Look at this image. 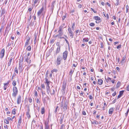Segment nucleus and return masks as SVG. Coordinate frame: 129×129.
Masks as SVG:
<instances>
[{"mask_svg": "<svg viewBox=\"0 0 129 129\" xmlns=\"http://www.w3.org/2000/svg\"><path fill=\"white\" fill-rule=\"evenodd\" d=\"M114 108H111L110 109L109 111V114H112Z\"/></svg>", "mask_w": 129, "mask_h": 129, "instance_id": "nucleus-16", "label": "nucleus"}, {"mask_svg": "<svg viewBox=\"0 0 129 129\" xmlns=\"http://www.w3.org/2000/svg\"><path fill=\"white\" fill-rule=\"evenodd\" d=\"M64 25V24H63L62 25L60 26L59 27V29L58 31V32H61L62 31V29L64 28L63 27Z\"/></svg>", "mask_w": 129, "mask_h": 129, "instance_id": "nucleus-15", "label": "nucleus"}, {"mask_svg": "<svg viewBox=\"0 0 129 129\" xmlns=\"http://www.w3.org/2000/svg\"><path fill=\"white\" fill-rule=\"evenodd\" d=\"M28 100L29 102L30 103H31L32 102V100L31 97H29L28 98Z\"/></svg>", "mask_w": 129, "mask_h": 129, "instance_id": "nucleus-48", "label": "nucleus"}, {"mask_svg": "<svg viewBox=\"0 0 129 129\" xmlns=\"http://www.w3.org/2000/svg\"><path fill=\"white\" fill-rule=\"evenodd\" d=\"M93 19L96 20H100L101 18L98 16H94L93 17Z\"/></svg>", "mask_w": 129, "mask_h": 129, "instance_id": "nucleus-17", "label": "nucleus"}, {"mask_svg": "<svg viewBox=\"0 0 129 129\" xmlns=\"http://www.w3.org/2000/svg\"><path fill=\"white\" fill-rule=\"evenodd\" d=\"M75 22H74L73 23L72 25V29L73 31H74V27H75Z\"/></svg>", "mask_w": 129, "mask_h": 129, "instance_id": "nucleus-32", "label": "nucleus"}, {"mask_svg": "<svg viewBox=\"0 0 129 129\" xmlns=\"http://www.w3.org/2000/svg\"><path fill=\"white\" fill-rule=\"evenodd\" d=\"M4 122L5 123L8 124L9 123V121L8 119H4Z\"/></svg>", "mask_w": 129, "mask_h": 129, "instance_id": "nucleus-35", "label": "nucleus"}, {"mask_svg": "<svg viewBox=\"0 0 129 129\" xmlns=\"http://www.w3.org/2000/svg\"><path fill=\"white\" fill-rule=\"evenodd\" d=\"M44 9V6H43L42 7L41 9H40L39 11L37 12V15L38 16H39L42 13V12L43 11Z\"/></svg>", "mask_w": 129, "mask_h": 129, "instance_id": "nucleus-10", "label": "nucleus"}, {"mask_svg": "<svg viewBox=\"0 0 129 129\" xmlns=\"http://www.w3.org/2000/svg\"><path fill=\"white\" fill-rule=\"evenodd\" d=\"M68 52L67 50L65 51L63 53V57L64 60H66L67 58Z\"/></svg>", "mask_w": 129, "mask_h": 129, "instance_id": "nucleus-6", "label": "nucleus"}, {"mask_svg": "<svg viewBox=\"0 0 129 129\" xmlns=\"http://www.w3.org/2000/svg\"><path fill=\"white\" fill-rule=\"evenodd\" d=\"M70 37L71 38H73L74 34L73 33H69L68 34Z\"/></svg>", "mask_w": 129, "mask_h": 129, "instance_id": "nucleus-37", "label": "nucleus"}, {"mask_svg": "<svg viewBox=\"0 0 129 129\" xmlns=\"http://www.w3.org/2000/svg\"><path fill=\"white\" fill-rule=\"evenodd\" d=\"M95 25V24L93 23H91L89 24V25L91 26H94Z\"/></svg>", "mask_w": 129, "mask_h": 129, "instance_id": "nucleus-50", "label": "nucleus"}, {"mask_svg": "<svg viewBox=\"0 0 129 129\" xmlns=\"http://www.w3.org/2000/svg\"><path fill=\"white\" fill-rule=\"evenodd\" d=\"M27 111L26 112V113H29L30 110L29 107H28V108L27 109Z\"/></svg>", "mask_w": 129, "mask_h": 129, "instance_id": "nucleus-55", "label": "nucleus"}, {"mask_svg": "<svg viewBox=\"0 0 129 129\" xmlns=\"http://www.w3.org/2000/svg\"><path fill=\"white\" fill-rule=\"evenodd\" d=\"M31 61L30 60H29V61H28V64L27 68H29L33 65H30V64L31 63Z\"/></svg>", "mask_w": 129, "mask_h": 129, "instance_id": "nucleus-31", "label": "nucleus"}, {"mask_svg": "<svg viewBox=\"0 0 129 129\" xmlns=\"http://www.w3.org/2000/svg\"><path fill=\"white\" fill-rule=\"evenodd\" d=\"M40 129H43V126L42 124H41L40 126Z\"/></svg>", "mask_w": 129, "mask_h": 129, "instance_id": "nucleus-64", "label": "nucleus"}, {"mask_svg": "<svg viewBox=\"0 0 129 129\" xmlns=\"http://www.w3.org/2000/svg\"><path fill=\"white\" fill-rule=\"evenodd\" d=\"M18 122H21V116H20L19 117L18 119Z\"/></svg>", "mask_w": 129, "mask_h": 129, "instance_id": "nucleus-46", "label": "nucleus"}, {"mask_svg": "<svg viewBox=\"0 0 129 129\" xmlns=\"http://www.w3.org/2000/svg\"><path fill=\"white\" fill-rule=\"evenodd\" d=\"M66 88V83H63V84L62 87V89L61 90L62 92H65Z\"/></svg>", "mask_w": 129, "mask_h": 129, "instance_id": "nucleus-13", "label": "nucleus"}, {"mask_svg": "<svg viewBox=\"0 0 129 129\" xmlns=\"http://www.w3.org/2000/svg\"><path fill=\"white\" fill-rule=\"evenodd\" d=\"M82 5L81 4H79L78 6V7L79 8H82Z\"/></svg>", "mask_w": 129, "mask_h": 129, "instance_id": "nucleus-60", "label": "nucleus"}, {"mask_svg": "<svg viewBox=\"0 0 129 129\" xmlns=\"http://www.w3.org/2000/svg\"><path fill=\"white\" fill-rule=\"evenodd\" d=\"M62 59V58L61 55H58L57 57L56 62L55 63V64L56 66L60 65L61 63Z\"/></svg>", "mask_w": 129, "mask_h": 129, "instance_id": "nucleus-2", "label": "nucleus"}, {"mask_svg": "<svg viewBox=\"0 0 129 129\" xmlns=\"http://www.w3.org/2000/svg\"><path fill=\"white\" fill-rule=\"evenodd\" d=\"M68 104V103L67 100L64 101V102L62 101L61 102L60 107L62 109V110L63 111V112L65 113L66 112Z\"/></svg>", "mask_w": 129, "mask_h": 129, "instance_id": "nucleus-1", "label": "nucleus"}, {"mask_svg": "<svg viewBox=\"0 0 129 129\" xmlns=\"http://www.w3.org/2000/svg\"><path fill=\"white\" fill-rule=\"evenodd\" d=\"M49 121H46L44 122L45 123V129H49Z\"/></svg>", "mask_w": 129, "mask_h": 129, "instance_id": "nucleus-5", "label": "nucleus"}, {"mask_svg": "<svg viewBox=\"0 0 129 129\" xmlns=\"http://www.w3.org/2000/svg\"><path fill=\"white\" fill-rule=\"evenodd\" d=\"M60 46H58L57 47V49L56 50V53L54 54V55H56L58 53H59L60 51Z\"/></svg>", "mask_w": 129, "mask_h": 129, "instance_id": "nucleus-14", "label": "nucleus"}, {"mask_svg": "<svg viewBox=\"0 0 129 129\" xmlns=\"http://www.w3.org/2000/svg\"><path fill=\"white\" fill-rule=\"evenodd\" d=\"M5 50L4 48L0 52V57L2 58L4 56L5 53Z\"/></svg>", "mask_w": 129, "mask_h": 129, "instance_id": "nucleus-8", "label": "nucleus"}, {"mask_svg": "<svg viewBox=\"0 0 129 129\" xmlns=\"http://www.w3.org/2000/svg\"><path fill=\"white\" fill-rule=\"evenodd\" d=\"M68 34H69V33H73V32L72 31L73 30H72V29H71L70 27H69L68 29Z\"/></svg>", "mask_w": 129, "mask_h": 129, "instance_id": "nucleus-25", "label": "nucleus"}, {"mask_svg": "<svg viewBox=\"0 0 129 129\" xmlns=\"http://www.w3.org/2000/svg\"><path fill=\"white\" fill-rule=\"evenodd\" d=\"M82 114L84 115H86V113L85 111H83L82 112Z\"/></svg>", "mask_w": 129, "mask_h": 129, "instance_id": "nucleus-62", "label": "nucleus"}, {"mask_svg": "<svg viewBox=\"0 0 129 129\" xmlns=\"http://www.w3.org/2000/svg\"><path fill=\"white\" fill-rule=\"evenodd\" d=\"M100 45L101 46H100V47L101 48H103L104 47V45L103 43L102 42L101 43Z\"/></svg>", "mask_w": 129, "mask_h": 129, "instance_id": "nucleus-56", "label": "nucleus"}, {"mask_svg": "<svg viewBox=\"0 0 129 129\" xmlns=\"http://www.w3.org/2000/svg\"><path fill=\"white\" fill-rule=\"evenodd\" d=\"M129 109H127V111L126 113H125V116L126 117H127V116L128 114V112H129Z\"/></svg>", "mask_w": 129, "mask_h": 129, "instance_id": "nucleus-47", "label": "nucleus"}, {"mask_svg": "<svg viewBox=\"0 0 129 129\" xmlns=\"http://www.w3.org/2000/svg\"><path fill=\"white\" fill-rule=\"evenodd\" d=\"M58 107H59L58 106H57L56 107V108L54 111V113L55 114H57V110H59V109H58Z\"/></svg>", "mask_w": 129, "mask_h": 129, "instance_id": "nucleus-26", "label": "nucleus"}, {"mask_svg": "<svg viewBox=\"0 0 129 129\" xmlns=\"http://www.w3.org/2000/svg\"><path fill=\"white\" fill-rule=\"evenodd\" d=\"M52 90V91L51 90H50V94L51 95H54L55 94L54 90L53 89Z\"/></svg>", "mask_w": 129, "mask_h": 129, "instance_id": "nucleus-24", "label": "nucleus"}, {"mask_svg": "<svg viewBox=\"0 0 129 129\" xmlns=\"http://www.w3.org/2000/svg\"><path fill=\"white\" fill-rule=\"evenodd\" d=\"M64 118V115L61 116L60 117V124H61L63 122V121Z\"/></svg>", "mask_w": 129, "mask_h": 129, "instance_id": "nucleus-20", "label": "nucleus"}, {"mask_svg": "<svg viewBox=\"0 0 129 129\" xmlns=\"http://www.w3.org/2000/svg\"><path fill=\"white\" fill-rule=\"evenodd\" d=\"M59 33V34L58 35H57L56 36H55L56 37H58V38L60 39L63 40H67L65 38H64L63 37H61V36L62 34V33L61 32H58Z\"/></svg>", "mask_w": 129, "mask_h": 129, "instance_id": "nucleus-4", "label": "nucleus"}, {"mask_svg": "<svg viewBox=\"0 0 129 129\" xmlns=\"http://www.w3.org/2000/svg\"><path fill=\"white\" fill-rule=\"evenodd\" d=\"M26 116L28 119H29L31 117V116L29 114V113H26Z\"/></svg>", "mask_w": 129, "mask_h": 129, "instance_id": "nucleus-29", "label": "nucleus"}, {"mask_svg": "<svg viewBox=\"0 0 129 129\" xmlns=\"http://www.w3.org/2000/svg\"><path fill=\"white\" fill-rule=\"evenodd\" d=\"M36 102L37 103H40L39 99L38 98H37V99Z\"/></svg>", "mask_w": 129, "mask_h": 129, "instance_id": "nucleus-59", "label": "nucleus"}, {"mask_svg": "<svg viewBox=\"0 0 129 129\" xmlns=\"http://www.w3.org/2000/svg\"><path fill=\"white\" fill-rule=\"evenodd\" d=\"M116 94V92L115 91L112 94V95L113 96H115Z\"/></svg>", "mask_w": 129, "mask_h": 129, "instance_id": "nucleus-61", "label": "nucleus"}, {"mask_svg": "<svg viewBox=\"0 0 129 129\" xmlns=\"http://www.w3.org/2000/svg\"><path fill=\"white\" fill-rule=\"evenodd\" d=\"M41 86L43 89H45V85L44 83H42L41 84Z\"/></svg>", "mask_w": 129, "mask_h": 129, "instance_id": "nucleus-42", "label": "nucleus"}, {"mask_svg": "<svg viewBox=\"0 0 129 129\" xmlns=\"http://www.w3.org/2000/svg\"><path fill=\"white\" fill-rule=\"evenodd\" d=\"M46 91L47 94L49 95L50 93V87L49 85H46Z\"/></svg>", "mask_w": 129, "mask_h": 129, "instance_id": "nucleus-12", "label": "nucleus"}, {"mask_svg": "<svg viewBox=\"0 0 129 129\" xmlns=\"http://www.w3.org/2000/svg\"><path fill=\"white\" fill-rule=\"evenodd\" d=\"M49 73V70H47L46 73V74H45V76L46 77H47L48 76V75Z\"/></svg>", "mask_w": 129, "mask_h": 129, "instance_id": "nucleus-54", "label": "nucleus"}, {"mask_svg": "<svg viewBox=\"0 0 129 129\" xmlns=\"http://www.w3.org/2000/svg\"><path fill=\"white\" fill-rule=\"evenodd\" d=\"M57 71L58 70L57 69H53L51 71V72L52 73H53V72H57Z\"/></svg>", "mask_w": 129, "mask_h": 129, "instance_id": "nucleus-38", "label": "nucleus"}, {"mask_svg": "<svg viewBox=\"0 0 129 129\" xmlns=\"http://www.w3.org/2000/svg\"><path fill=\"white\" fill-rule=\"evenodd\" d=\"M13 59V57H11L10 58V60L8 63V66H10L11 64V63L12 62V60Z\"/></svg>", "mask_w": 129, "mask_h": 129, "instance_id": "nucleus-18", "label": "nucleus"}, {"mask_svg": "<svg viewBox=\"0 0 129 129\" xmlns=\"http://www.w3.org/2000/svg\"><path fill=\"white\" fill-rule=\"evenodd\" d=\"M15 72H16V73H18V71L17 69V67H16L14 69Z\"/></svg>", "mask_w": 129, "mask_h": 129, "instance_id": "nucleus-52", "label": "nucleus"}, {"mask_svg": "<svg viewBox=\"0 0 129 129\" xmlns=\"http://www.w3.org/2000/svg\"><path fill=\"white\" fill-rule=\"evenodd\" d=\"M38 32L37 33L35 32L34 35V40H37V37L38 36Z\"/></svg>", "mask_w": 129, "mask_h": 129, "instance_id": "nucleus-19", "label": "nucleus"}, {"mask_svg": "<svg viewBox=\"0 0 129 129\" xmlns=\"http://www.w3.org/2000/svg\"><path fill=\"white\" fill-rule=\"evenodd\" d=\"M98 84L100 85H102V84L103 83V80L102 79H98Z\"/></svg>", "mask_w": 129, "mask_h": 129, "instance_id": "nucleus-22", "label": "nucleus"}, {"mask_svg": "<svg viewBox=\"0 0 129 129\" xmlns=\"http://www.w3.org/2000/svg\"><path fill=\"white\" fill-rule=\"evenodd\" d=\"M124 92V91L122 90L119 91V94L117 96V99H118L120 98L123 95V94Z\"/></svg>", "mask_w": 129, "mask_h": 129, "instance_id": "nucleus-11", "label": "nucleus"}, {"mask_svg": "<svg viewBox=\"0 0 129 129\" xmlns=\"http://www.w3.org/2000/svg\"><path fill=\"white\" fill-rule=\"evenodd\" d=\"M121 85V83L120 82L118 81L117 82V84L116 85V87L118 88Z\"/></svg>", "mask_w": 129, "mask_h": 129, "instance_id": "nucleus-27", "label": "nucleus"}, {"mask_svg": "<svg viewBox=\"0 0 129 129\" xmlns=\"http://www.w3.org/2000/svg\"><path fill=\"white\" fill-rule=\"evenodd\" d=\"M2 12L1 14V17L2 16V15H4L6 11L5 9H2Z\"/></svg>", "mask_w": 129, "mask_h": 129, "instance_id": "nucleus-21", "label": "nucleus"}, {"mask_svg": "<svg viewBox=\"0 0 129 129\" xmlns=\"http://www.w3.org/2000/svg\"><path fill=\"white\" fill-rule=\"evenodd\" d=\"M9 26H7L6 27V29H5V31H7V32H9V30H8V28H9Z\"/></svg>", "mask_w": 129, "mask_h": 129, "instance_id": "nucleus-49", "label": "nucleus"}, {"mask_svg": "<svg viewBox=\"0 0 129 129\" xmlns=\"http://www.w3.org/2000/svg\"><path fill=\"white\" fill-rule=\"evenodd\" d=\"M44 83L46 85H49L50 83H51V82L48 80L47 78V77H45V79Z\"/></svg>", "mask_w": 129, "mask_h": 129, "instance_id": "nucleus-7", "label": "nucleus"}, {"mask_svg": "<svg viewBox=\"0 0 129 129\" xmlns=\"http://www.w3.org/2000/svg\"><path fill=\"white\" fill-rule=\"evenodd\" d=\"M16 75V74L15 73H14L13 75H12V78H11V79L12 80L13 79V78L14 77H15V76Z\"/></svg>", "mask_w": 129, "mask_h": 129, "instance_id": "nucleus-57", "label": "nucleus"}, {"mask_svg": "<svg viewBox=\"0 0 129 129\" xmlns=\"http://www.w3.org/2000/svg\"><path fill=\"white\" fill-rule=\"evenodd\" d=\"M12 84L14 86H15L16 84V81L14 80L12 83Z\"/></svg>", "mask_w": 129, "mask_h": 129, "instance_id": "nucleus-39", "label": "nucleus"}, {"mask_svg": "<svg viewBox=\"0 0 129 129\" xmlns=\"http://www.w3.org/2000/svg\"><path fill=\"white\" fill-rule=\"evenodd\" d=\"M46 97H45L44 98V99H43V101L44 103H46Z\"/></svg>", "mask_w": 129, "mask_h": 129, "instance_id": "nucleus-51", "label": "nucleus"}, {"mask_svg": "<svg viewBox=\"0 0 129 129\" xmlns=\"http://www.w3.org/2000/svg\"><path fill=\"white\" fill-rule=\"evenodd\" d=\"M92 124H95L96 125L99 124V122L96 120H95L94 121L92 122Z\"/></svg>", "mask_w": 129, "mask_h": 129, "instance_id": "nucleus-30", "label": "nucleus"}, {"mask_svg": "<svg viewBox=\"0 0 129 129\" xmlns=\"http://www.w3.org/2000/svg\"><path fill=\"white\" fill-rule=\"evenodd\" d=\"M105 79L106 80V82H108L109 80H111V79L109 77H108L107 79H106V78H105Z\"/></svg>", "mask_w": 129, "mask_h": 129, "instance_id": "nucleus-45", "label": "nucleus"}, {"mask_svg": "<svg viewBox=\"0 0 129 129\" xmlns=\"http://www.w3.org/2000/svg\"><path fill=\"white\" fill-rule=\"evenodd\" d=\"M27 51H30L31 50V47L30 46H28L26 48Z\"/></svg>", "mask_w": 129, "mask_h": 129, "instance_id": "nucleus-43", "label": "nucleus"}, {"mask_svg": "<svg viewBox=\"0 0 129 129\" xmlns=\"http://www.w3.org/2000/svg\"><path fill=\"white\" fill-rule=\"evenodd\" d=\"M13 92L12 93V95L13 96H14L15 98L18 93L17 88L16 87L14 86L13 87Z\"/></svg>", "mask_w": 129, "mask_h": 129, "instance_id": "nucleus-3", "label": "nucleus"}, {"mask_svg": "<svg viewBox=\"0 0 129 129\" xmlns=\"http://www.w3.org/2000/svg\"><path fill=\"white\" fill-rule=\"evenodd\" d=\"M45 112V110L44 107H43L41 109V113L42 114H44Z\"/></svg>", "mask_w": 129, "mask_h": 129, "instance_id": "nucleus-28", "label": "nucleus"}, {"mask_svg": "<svg viewBox=\"0 0 129 129\" xmlns=\"http://www.w3.org/2000/svg\"><path fill=\"white\" fill-rule=\"evenodd\" d=\"M21 101V97L20 95H19L18 96L17 101V103L18 104H20Z\"/></svg>", "mask_w": 129, "mask_h": 129, "instance_id": "nucleus-9", "label": "nucleus"}, {"mask_svg": "<svg viewBox=\"0 0 129 129\" xmlns=\"http://www.w3.org/2000/svg\"><path fill=\"white\" fill-rule=\"evenodd\" d=\"M55 2V1H54L52 3V5L51 6V9L52 10H53L54 8V4Z\"/></svg>", "mask_w": 129, "mask_h": 129, "instance_id": "nucleus-23", "label": "nucleus"}, {"mask_svg": "<svg viewBox=\"0 0 129 129\" xmlns=\"http://www.w3.org/2000/svg\"><path fill=\"white\" fill-rule=\"evenodd\" d=\"M114 4L116 6H118L119 4V1H116V2L114 3Z\"/></svg>", "mask_w": 129, "mask_h": 129, "instance_id": "nucleus-44", "label": "nucleus"}, {"mask_svg": "<svg viewBox=\"0 0 129 129\" xmlns=\"http://www.w3.org/2000/svg\"><path fill=\"white\" fill-rule=\"evenodd\" d=\"M121 45H120L118 46L117 47V49H118L119 48H120L121 47Z\"/></svg>", "mask_w": 129, "mask_h": 129, "instance_id": "nucleus-63", "label": "nucleus"}, {"mask_svg": "<svg viewBox=\"0 0 129 129\" xmlns=\"http://www.w3.org/2000/svg\"><path fill=\"white\" fill-rule=\"evenodd\" d=\"M16 110L15 108L13 109L12 111V113L13 114L15 115L16 114Z\"/></svg>", "mask_w": 129, "mask_h": 129, "instance_id": "nucleus-41", "label": "nucleus"}, {"mask_svg": "<svg viewBox=\"0 0 129 129\" xmlns=\"http://www.w3.org/2000/svg\"><path fill=\"white\" fill-rule=\"evenodd\" d=\"M74 11V10H71L70 11V13L72 15H73V13Z\"/></svg>", "mask_w": 129, "mask_h": 129, "instance_id": "nucleus-53", "label": "nucleus"}, {"mask_svg": "<svg viewBox=\"0 0 129 129\" xmlns=\"http://www.w3.org/2000/svg\"><path fill=\"white\" fill-rule=\"evenodd\" d=\"M29 58L28 57H27L26 58L25 60V61L27 62L28 63V60H29Z\"/></svg>", "mask_w": 129, "mask_h": 129, "instance_id": "nucleus-58", "label": "nucleus"}, {"mask_svg": "<svg viewBox=\"0 0 129 129\" xmlns=\"http://www.w3.org/2000/svg\"><path fill=\"white\" fill-rule=\"evenodd\" d=\"M10 81L9 80L7 81V83H4V86H7L9 84V83H10Z\"/></svg>", "mask_w": 129, "mask_h": 129, "instance_id": "nucleus-33", "label": "nucleus"}, {"mask_svg": "<svg viewBox=\"0 0 129 129\" xmlns=\"http://www.w3.org/2000/svg\"><path fill=\"white\" fill-rule=\"evenodd\" d=\"M25 39L26 40H29L30 37L29 35H27Z\"/></svg>", "mask_w": 129, "mask_h": 129, "instance_id": "nucleus-34", "label": "nucleus"}, {"mask_svg": "<svg viewBox=\"0 0 129 129\" xmlns=\"http://www.w3.org/2000/svg\"><path fill=\"white\" fill-rule=\"evenodd\" d=\"M67 14L66 13L65 14V15H64L62 17V20L63 21L65 19L66 17H67Z\"/></svg>", "mask_w": 129, "mask_h": 129, "instance_id": "nucleus-40", "label": "nucleus"}, {"mask_svg": "<svg viewBox=\"0 0 129 129\" xmlns=\"http://www.w3.org/2000/svg\"><path fill=\"white\" fill-rule=\"evenodd\" d=\"M74 71H73L71 69L70 70V72L69 75L70 76H71L72 75Z\"/></svg>", "mask_w": 129, "mask_h": 129, "instance_id": "nucleus-36", "label": "nucleus"}]
</instances>
